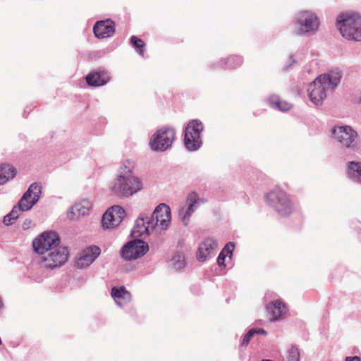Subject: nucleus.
Segmentation results:
<instances>
[{"instance_id":"c9c22d12","label":"nucleus","mask_w":361,"mask_h":361,"mask_svg":"<svg viewBox=\"0 0 361 361\" xmlns=\"http://www.w3.org/2000/svg\"><path fill=\"white\" fill-rule=\"evenodd\" d=\"M345 361H361V359L358 356L346 357Z\"/></svg>"},{"instance_id":"393cba45","label":"nucleus","mask_w":361,"mask_h":361,"mask_svg":"<svg viewBox=\"0 0 361 361\" xmlns=\"http://www.w3.org/2000/svg\"><path fill=\"white\" fill-rule=\"evenodd\" d=\"M16 175L15 169L9 164L0 165V185L6 183Z\"/></svg>"},{"instance_id":"7ed1b4c3","label":"nucleus","mask_w":361,"mask_h":361,"mask_svg":"<svg viewBox=\"0 0 361 361\" xmlns=\"http://www.w3.org/2000/svg\"><path fill=\"white\" fill-rule=\"evenodd\" d=\"M341 35L348 39L361 41V16L355 13H343L336 19Z\"/></svg>"},{"instance_id":"7c9ffc66","label":"nucleus","mask_w":361,"mask_h":361,"mask_svg":"<svg viewBox=\"0 0 361 361\" xmlns=\"http://www.w3.org/2000/svg\"><path fill=\"white\" fill-rule=\"evenodd\" d=\"M20 213L13 207L12 210L4 218V224L6 226L12 225L18 218Z\"/></svg>"},{"instance_id":"a211bd4d","label":"nucleus","mask_w":361,"mask_h":361,"mask_svg":"<svg viewBox=\"0 0 361 361\" xmlns=\"http://www.w3.org/2000/svg\"><path fill=\"white\" fill-rule=\"evenodd\" d=\"M101 249L97 245H90L82 250L76 260V266L79 269L90 267L100 255Z\"/></svg>"},{"instance_id":"2eb2a0df","label":"nucleus","mask_w":361,"mask_h":361,"mask_svg":"<svg viewBox=\"0 0 361 361\" xmlns=\"http://www.w3.org/2000/svg\"><path fill=\"white\" fill-rule=\"evenodd\" d=\"M125 215L124 209L119 205L109 208L104 214L102 219V227L105 229L118 226Z\"/></svg>"},{"instance_id":"6e6552de","label":"nucleus","mask_w":361,"mask_h":361,"mask_svg":"<svg viewBox=\"0 0 361 361\" xmlns=\"http://www.w3.org/2000/svg\"><path fill=\"white\" fill-rule=\"evenodd\" d=\"M68 258V250L65 247H59L41 258V264L49 269H54L66 264Z\"/></svg>"},{"instance_id":"72a5a7b5","label":"nucleus","mask_w":361,"mask_h":361,"mask_svg":"<svg viewBox=\"0 0 361 361\" xmlns=\"http://www.w3.org/2000/svg\"><path fill=\"white\" fill-rule=\"evenodd\" d=\"M249 334H250V338L251 336H254L256 334H262L265 335L266 331L262 329H250Z\"/></svg>"},{"instance_id":"9b49d317","label":"nucleus","mask_w":361,"mask_h":361,"mask_svg":"<svg viewBox=\"0 0 361 361\" xmlns=\"http://www.w3.org/2000/svg\"><path fill=\"white\" fill-rule=\"evenodd\" d=\"M149 218L156 229L166 230L171 219L169 206L165 203L159 204L156 207L153 213L149 215Z\"/></svg>"},{"instance_id":"b1692460","label":"nucleus","mask_w":361,"mask_h":361,"mask_svg":"<svg viewBox=\"0 0 361 361\" xmlns=\"http://www.w3.org/2000/svg\"><path fill=\"white\" fill-rule=\"evenodd\" d=\"M267 309L271 314V320H277L283 318L288 312L286 304L281 299L272 301L267 307Z\"/></svg>"},{"instance_id":"c756f323","label":"nucleus","mask_w":361,"mask_h":361,"mask_svg":"<svg viewBox=\"0 0 361 361\" xmlns=\"http://www.w3.org/2000/svg\"><path fill=\"white\" fill-rule=\"evenodd\" d=\"M173 267L176 270H180L185 266V257L181 253H177L171 259Z\"/></svg>"},{"instance_id":"f257e3e1","label":"nucleus","mask_w":361,"mask_h":361,"mask_svg":"<svg viewBox=\"0 0 361 361\" xmlns=\"http://www.w3.org/2000/svg\"><path fill=\"white\" fill-rule=\"evenodd\" d=\"M135 162L127 159L120 166L117 177L111 186L112 192L119 197H128L142 189L141 179L133 175Z\"/></svg>"},{"instance_id":"1a4fd4ad","label":"nucleus","mask_w":361,"mask_h":361,"mask_svg":"<svg viewBox=\"0 0 361 361\" xmlns=\"http://www.w3.org/2000/svg\"><path fill=\"white\" fill-rule=\"evenodd\" d=\"M41 192V186L37 183H33L13 208L19 213L30 210L39 200Z\"/></svg>"},{"instance_id":"bb28decb","label":"nucleus","mask_w":361,"mask_h":361,"mask_svg":"<svg viewBox=\"0 0 361 361\" xmlns=\"http://www.w3.org/2000/svg\"><path fill=\"white\" fill-rule=\"evenodd\" d=\"M269 102L270 105L276 109H279L282 111H286L289 110L292 104L286 101L281 100L276 96H271L269 99Z\"/></svg>"},{"instance_id":"a878e982","label":"nucleus","mask_w":361,"mask_h":361,"mask_svg":"<svg viewBox=\"0 0 361 361\" xmlns=\"http://www.w3.org/2000/svg\"><path fill=\"white\" fill-rule=\"evenodd\" d=\"M234 248V244L231 242L227 243L222 249L217 257V264L220 267H226L225 260L227 256L231 258L232 252Z\"/></svg>"},{"instance_id":"9d476101","label":"nucleus","mask_w":361,"mask_h":361,"mask_svg":"<svg viewBox=\"0 0 361 361\" xmlns=\"http://www.w3.org/2000/svg\"><path fill=\"white\" fill-rule=\"evenodd\" d=\"M148 249L147 243L142 240L135 239L123 245L121 250V257L126 261L136 259L143 256Z\"/></svg>"},{"instance_id":"ddd939ff","label":"nucleus","mask_w":361,"mask_h":361,"mask_svg":"<svg viewBox=\"0 0 361 361\" xmlns=\"http://www.w3.org/2000/svg\"><path fill=\"white\" fill-rule=\"evenodd\" d=\"M155 229L149 214L142 212L140 214L135 221L134 227L131 231V235L135 238H145L150 234L151 231Z\"/></svg>"},{"instance_id":"c85d7f7f","label":"nucleus","mask_w":361,"mask_h":361,"mask_svg":"<svg viewBox=\"0 0 361 361\" xmlns=\"http://www.w3.org/2000/svg\"><path fill=\"white\" fill-rule=\"evenodd\" d=\"M348 173L351 176L357 178L361 183V163L351 161L348 166Z\"/></svg>"},{"instance_id":"f03ea898","label":"nucleus","mask_w":361,"mask_h":361,"mask_svg":"<svg viewBox=\"0 0 361 361\" xmlns=\"http://www.w3.org/2000/svg\"><path fill=\"white\" fill-rule=\"evenodd\" d=\"M341 78L339 72H331L317 77L310 84L307 90L310 100L316 105L321 104L326 96V91L336 87Z\"/></svg>"},{"instance_id":"5701e85b","label":"nucleus","mask_w":361,"mask_h":361,"mask_svg":"<svg viewBox=\"0 0 361 361\" xmlns=\"http://www.w3.org/2000/svg\"><path fill=\"white\" fill-rule=\"evenodd\" d=\"M111 297L120 307H123L128 304L132 298V295L124 286L113 287L111 291Z\"/></svg>"},{"instance_id":"0eeeda50","label":"nucleus","mask_w":361,"mask_h":361,"mask_svg":"<svg viewBox=\"0 0 361 361\" xmlns=\"http://www.w3.org/2000/svg\"><path fill=\"white\" fill-rule=\"evenodd\" d=\"M60 238L56 232L49 231L43 233L32 243L34 250L39 254L44 255L59 247Z\"/></svg>"},{"instance_id":"f704fd0d","label":"nucleus","mask_w":361,"mask_h":361,"mask_svg":"<svg viewBox=\"0 0 361 361\" xmlns=\"http://www.w3.org/2000/svg\"><path fill=\"white\" fill-rule=\"evenodd\" d=\"M31 225H32V221L29 219H27L23 221V224H22V228L23 230H27L28 228H30Z\"/></svg>"},{"instance_id":"f8f14e48","label":"nucleus","mask_w":361,"mask_h":361,"mask_svg":"<svg viewBox=\"0 0 361 361\" xmlns=\"http://www.w3.org/2000/svg\"><path fill=\"white\" fill-rule=\"evenodd\" d=\"M333 133L338 142L346 148L354 149L357 145V134L351 127L340 126L334 128Z\"/></svg>"},{"instance_id":"6ab92c4d","label":"nucleus","mask_w":361,"mask_h":361,"mask_svg":"<svg viewBox=\"0 0 361 361\" xmlns=\"http://www.w3.org/2000/svg\"><path fill=\"white\" fill-rule=\"evenodd\" d=\"M218 247L216 240L212 237L205 238L199 244L197 252V259L204 262L214 256L215 250Z\"/></svg>"},{"instance_id":"4be33fe9","label":"nucleus","mask_w":361,"mask_h":361,"mask_svg":"<svg viewBox=\"0 0 361 361\" xmlns=\"http://www.w3.org/2000/svg\"><path fill=\"white\" fill-rule=\"evenodd\" d=\"M92 203L87 199L82 200L79 202H76L68 212V218L69 219H76L80 216H86L89 214L92 209Z\"/></svg>"},{"instance_id":"473e14b6","label":"nucleus","mask_w":361,"mask_h":361,"mask_svg":"<svg viewBox=\"0 0 361 361\" xmlns=\"http://www.w3.org/2000/svg\"><path fill=\"white\" fill-rule=\"evenodd\" d=\"M248 345V331L245 332L243 335V341L240 343V357L242 360L245 359V356L242 354L243 349H246V347Z\"/></svg>"},{"instance_id":"20e7f679","label":"nucleus","mask_w":361,"mask_h":361,"mask_svg":"<svg viewBox=\"0 0 361 361\" xmlns=\"http://www.w3.org/2000/svg\"><path fill=\"white\" fill-rule=\"evenodd\" d=\"M204 126L200 119L190 120L184 128L183 142L190 152L198 150L202 145V133Z\"/></svg>"},{"instance_id":"f3484780","label":"nucleus","mask_w":361,"mask_h":361,"mask_svg":"<svg viewBox=\"0 0 361 361\" xmlns=\"http://www.w3.org/2000/svg\"><path fill=\"white\" fill-rule=\"evenodd\" d=\"M204 203V200L200 198L197 193L195 192H190L187 197L188 207L186 209L182 208L179 211V216L184 226H188L190 221V217L197 208Z\"/></svg>"},{"instance_id":"423d86ee","label":"nucleus","mask_w":361,"mask_h":361,"mask_svg":"<svg viewBox=\"0 0 361 361\" xmlns=\"http://www.w3.org/2000/svg\"><path fill=\"white\" fill-rule=\"evenodd\" d=\"M176 130L171 126H163L151 137L149 146L153 152H164L172 147L175 140Z\"/></svg>"},{"instance_id":"cd10ccee","label":"nucleus","mask_w":361,"mask_h":361,"mask_svg":"<svg viewBox=\"0 0 361 361\" xmlns=\"http://www.w3.org/2000/svg\"><path fill=\"white\" fill-rule=\"evenodd\" d=\"M130 42L132 43L136 52L142 57H144L145 47V43L144 42V41L142 39L138 38L135 35H133L130 37Z\"/></svg>"},{"instance_id":"39448f33","label":"nucleus","mask_w":361,"mask_h":361,"mask_svg":"<svg viewBox=\"0 0 361 361\" xmlns=\"http://www.w3.org/2000/svg\"><path fill=\"white\" fill-rule=\"evenodd\" d=\"M268 204L272 205L281 216H288L293 211V204L288 195L283 190L276 188L264 196Z\"/></svg>"},{"instance_id":"e433bc0d","label":"nucleus","mask_w":361,"mask_h":361,"mask_svg":"<svg viewBox=\"0 0 361 361\" xmlns=\"http://www.w3.org/2000/svg\"><path fill=\"white\" fill-rule=\"evenodd\" d=\"M4 309V304L3 302L1 296L0 295V315L2 314Z\"/></svg>"},{"instance_id":"dca6fc26","label":"nucleus","mask_w":361,"mask_h":361,"mask_svg":"<svg viewBox=\"0 0 361 361\" xmlns=\"http://www.w3.org/2000/svg\"><path fill=\"white\" fill-rule=\"evenodd\" d=\"M111 74L105 68L99 67L91 71L86 76L85 80L90 87H102L111 81Z\"/></svg>"},{"instance_id":"2f4dec72","label":"nucleus","mask_w":361,"mask_h":361,"mask_svg":"<svg viewBox=\"0 0 361 361\" xmlns=\"http://www.w3.org/2000/svg\"><path fill=\"white\" fill-rule=\"evenodd\" d=\"M300 351L295 346H292L288 351L287 361H299Z\"/></svg>"},{"instance_id":"4468645a","label":"nucleus","mask_w":361,"mask_h":361,"mask_svg":"<svg viewBox=\"0 0 361 361\" xmlns=\"http://www.w3.org/2000/svg\"><path fill=\"white\" fill-rule=\"evenodd\" d=\"M298 23L300 26L299 34L314 32L317 30L319 25V20L316 14L308 11H302L298 14Z\"/></svg>"},{"instance_id":"aec40b11","label":"nucleus","mask_w":361,"mask_h":361,"mask_svg":"<svg viewBox=\"0 0 361 361\" xmlns=\"http://www.w3.org/2000/svg\"><path fill=\"white\" fill-rule=\"evenodd\" d=\"M93 32L99 39L111 37L115 32V23L111 19L99 20L94 24Z\"/></svg>"},{"instance_id":"412c9836","label":"nucleus","mask_w":361,"mask_h":361,"mask_svg":"<svg viewBox=\"0 0 361 361\" xmlns=\"http://www.w3.org/2000/svg\"><path fill=\"white\" fill-rule=\"evenodd\" d=\"M243 59L238 55H231L225 59H221L218 61L213 62L209 65L211 70L222 69H235L241 66Z\"/></svg>"}]
</instances>
